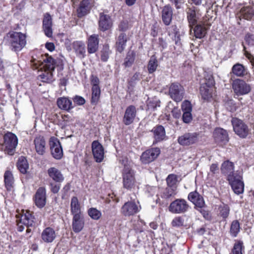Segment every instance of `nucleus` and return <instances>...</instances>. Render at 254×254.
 Instances as JSON below:
<instances>
[{
	"instance_id": "1",
	"label": "nucleus",
	"mask_w": 254,
	"mask_h": 254,
	"mask_svg": "<svg viewBox=\"0 0 254 254\" xmlns=\"http://www.w3.org/2000/svg\"><path fill=\"white\" fill-rule=\"evenodd\" d=\"M234 169L233 163L228 160L224 161L222 164V171L229 174L228 180L234 192L237 194H242L244 190L242 175L240 172H234Z\"/></svg>"
},
{
	"instance_id": "2",
	"label": "nucleus",
	"mask_w": 254,
	"mask_h": 254,
	"mask_svg": "<svg viewBox=\"0 0 254 254\" xmlns=\"http://www.w3.org/2000/svg\"><path fill=\"white\" fill-rule=\"evenodd\" d=\"M3 42L13 52L20 51L26 44V35L20 32L10 31L4 37Z\"/></svg>"
},
{
	"instance_id": "3",
	"label": "nucleus",
	"mask_w": 254,
	"mask_h": 254,
	"mask_svg": "<svg viewBox=\"0 0 254 254\" xmlns=\"http://www.w3.org/2000/svg\"><path fill=\"white\" fill-rule=\"evenodd\" d=\"M121 161L124 166L122 171L123 187L127 190H131L135 186V171L128 163L127 159H122Z\"/></svg>"
},
{
	"instance_id": "4",
	"label": "nucleus",
	"mask_w": 254,
	"mask_h": 254,
	"mask_svg": "<svg viewBox=\"0 0 254 254\" xmlns=\"http://www.w3.org/2000/svg\"><path fill=\"white\" fill-rule=\"evenodd\" d=\"M3 142L2 144L4 153L9 155H13L16 152L18 144L17 136L11 132L7 131L3 135Z\"/></svg>"
},
{
	"instance_id": "5",
	"label": "nucleus",
	"mask_w": 254,
	"mask_h": 254,
	"mask_svg": "<svg viewBox=\"0 0 254 254\" xmlns=\"http://www.w3.org/2000/svg\"><path fill=\"white\" fill-rule=\"evenodd\" d=\"M184 87L178 82L171 83L169 87L168 94L170 98L176 102L181 101L185 96Z\"/></svg>"
},
{
	"instance_id": "6",
	"label": "nucleus",
	"mask_w": 254,
	"mask_h": 254,
	"mask_svg": "<svg viewBox=\"0 0 254 254\" xmlns=\"http://www.w3.org/2000/svg\"><path fill=\"white\" fill-rule=\"evenodd\" d=\"M234 131L240 137L246 138L249 133L250 129L248 126L243 121L237 118H233L231 120Z\"/></svg>"
},
{
	"instance_id": "7",
	"label": "nucleus",
	"mask_w": 254,
	"mask_h": 254,
	"mask_svg": "<svg viewBox=\"0 0 254 254\" xmlns=\"http://www.w3.org/2000/svg\"><path fill=\"white\" fill-rule=\"evenodd\" d=\"M190 206L187 201L183 198H178L172 201L168 209L170 212L174 214H182L187 212Z\"/></svg>"
},
{
	"instance_id": "8",
	"label": "nucleus",
	"mask_w": 254,
	"mask_h": 254,
	"mask_svg": "<svg viewBox=\"0 0 254 254\" xmlns=\"http://www.w3.org/2000/svg\"><path fill=\"white\" fill-rule=\"evenodd\" d=\"M141 207L138 201H128L125 203L121 209V214L126 217L133 216L139 212Z\"/></svg>"
},
{
	"instance_id": "9",
	"label": "nucleus",
	"mask_w": 254,
	"mask_h": 254,
	"mask_svg": "<svg viewBox=\"0 0 254 254\" xmlns=\"http://www.w3.org/2000/svg\"><path fill=\"white\" fill-rule=\"evenodd\" d=\"M98 24V30L102 32H105L112 28L113 20L110 15L105 12H101L99 14Z\"/></svg>"
},
{
	"instance_id": "10",
	"label": "nucleus",
	"mask_w": 254,
	"mask_h": 254,
	"mask_svg": "<svg viewBox=\"0 0 254 254\" xmlns=\"http://www.w3.org/2000/svg\"><path fill=\"white\" fill-rule=\"evenodd\" d=\"M199 134L197 132H186L178 137V142L182 146H189L198 141Z\"/></svg>"
},
{
	"instance_id": "11",
	"label": "nucleus",
	"mask_w": 254,
	"mask_h": 254,
	"mask_svg": "<svg viewBox=\"0 0 254 254\" xmlns=\"http://www.w3.org/2000/svg\"><path fill=\"white\" fill-rule=\"evenodd\" d=\"M41 60H36L33 59L31 62L35 65H41L43 63H45V66L46 69L53 71L58 65V60L54 59L52 56L48 54L42 56Z\"/></svg>"
},
{
	"instance_id": "12",
	"label": "nucleus",
	"mask_w": 254,
	"mask_h": 254,
	"mask_svg": "<svg viewBox=\"0 0 254 254\" xmlns=\"http://www.w3.org/2000/svg\"><path fill=\"white\" fill-rule=\"evenodd\" d=\"M160 153V149L159 148H152L142 154L140 160L143 163L148 164L156 159Z\"/></svg>"
},
{
	"instance_id": "13",
	"label": "nucleus",
	"mask_w": 254,
	"mask_h": 254,
	"mask_svg": "<svg viewBox=\"0 0 254 254\" xmlns=\"http://www.w3.org/2000/svg\"><path fill=\"white\" fill-rule=\"evenodd\" d=\"M232 86L235 93L237 95H245L251 91L250 85L246 83L244 80L239 79L233 81Z\"/></svg>"
},
{
	"instance_id": "14",
	"label": "nucleus",
	"mask_w": 254,
	"mask_h": 254,
	"mask_svg": "<svg viewBox=\"0 0 254 254\" xmlns=\"http://www.w3.org/2000/svg\"><path fill=\"white\" fill-rule=\"evenodd\" d=\"M50 145L53 157L56 159H61L63 155V151L59 140L55 138H51Z\"/></svg>"
},
{
	"instance_id": "15",
	"label": "nucleus",
	"mask_w": 254,
	"mask_h": 254,
	"mask_svg": "<svg viewBox=\"0 0 254 254\" xmlns=\"http://www.w3.org/2000/svg\"><path fill=\"white\" fill-rule=\"evenodd\" d=\"M215 141L220 145L225 144L229 141L227 131L221 127L216 128L213 133Z\"/></svg>"
},
{
	"instance_id": "16",
	"label": "nucleus",
	"mask_w": 254,
	"mask_h": 254,
	"mask_svg": "<svg viewBox=\"0 0 254 254\" xmlns=\"http://www.w3.org/2000/svg\"><path fill=\"white\" fill-rule=\"evenodd\" d=\"M91 147L92 153L95 161L97 162H101L104 156V151L103 146L98 140H94L92 143Z\"/></svg>"
},
{
	"instance_id": "17",
	"label": "nucleus",
	"mask_w": 254,
	"mask_h": 254,
	"mask_svg": "<svg viewBox=\"0 0 254 254\" xmlns=\"http://www.w3.org/2000/svg\"><path fill=\"white\" fill-rule=\"evenodd\" d=\"M151 131L153 133V145H155L158 142H162L166 139V131L162 126L157 125L154 127Z\"/></svg>"
},
{
	"instance_id": "18",
	"label": "nucleus",
	"mask_w": 254,
	"mask_h": 254,
	"mask_svg": "<svg viewBox=\"0 0 254 254\" xmlns=\"http://www.w3.org/2000/svg\"><path fill=\"white\" fill-rule=\"evenodd\" d=\"M187 18L190 27L192 29L197 23L199 18L198 9L197 7L192 6L186 9Z\"/></svg>"
},
{
	"instance_id": "19",
	"label": "nucleus",
	"mask_w": 254,
	"mask_h": 254,
	"mask_svg": "<svg viewBox=\"0 0 254 254\" xmlns=\"http://www.w3.org/2000/svg\"><path fill=\"white\" fill-rule=\"evenodd\" d=\"M137 110L133 105H129L126 108L123 122L126 126L131 124L136 116Z\"/></svg>"
},
{
	"instance_id": "20",
	"label": "nucleus",
	"mask_w": 254,
	"mask_h": 254,
	"mask_svg": "<svg viewBox=\"0 0 254 254\" xmlns=\"http://www.w3.org/2000/svg\"><path fill=\"white\" fill-rule=\"evenodd\" d=\"M99 38L97 34L90 35L87 40V52L89 54L96 53L99 48Z\"/></svg>"
},
{
	"instance_id": "21",
	"label": "nucleus",
	"mask_w": 254,
	"mask_h": 254,
	"mask_svg": "<svg viewBox=\"0 0 254 254\" xmlns=\"http://www.w3.org/2000/svg\"><path fill=\"white\" fill-rule=\"evenodd\" d=\"M20 222L27 227H34L36 225V218L29 211L23 210Z\"/></svg>"
},
{
	"instance_id": "22",
	"label": "nucleus",
	"mask_w": 254,
	"mask_h": 254,
	"mask_svg": "<svg viewBox=\"0 0 254 254\" xmlns=\"http://www.w3.org/2000/svg\"><path fill=\"white\" fill-rule=\"evenodd\" d=\"M92 6L91 0H82L76 9L77 16L81 18L89 13Z\"/></svg>"
},
{
	"instance_id": "23",
	"label": "nucleus",
	"mask_w": 254,
	"mask_h": 254,
	"mask_svg": "<svg viewBox=\"0 0 254 254\" xmlns=\"http://www.w3.org/2000/svg\"><path fill=\"white\" fill-rule=\"evenodd\" d=\"M52 18L49 13L44 14L43 19V30L45 35L48 37H52L53 36Z\"/></svg>"
},
{
	"instance_id": "24",
	"label": "nucleus",
	"mask_w": 254,
	"mask_h": 254,
	"mask_svg": "<svg viewBox=\"0 0 254 254\" xmlns=\"http://www.w3.org/2000/svg\"><path fill=\"white\" fill-rule=\"evenodd\" d=\"M36 205L39 208H43L46 204V189L44 187H40L36 192L34 196Z\"/></svg>"
},
{
	"instance_id": "25",
	"label": "nucleus",
	"mask_w": 254,
	"mask_h": 254,
	"mask_svg": "<svg viewBox=\"0 0 254 254\" xmlns=\"http://www.w3.org/2000/svg\"><path fill=\"white\" fill-rule=\"evenodd\" d=\"M173 14V8L170 4H167L162 8V20L165 25H170L172 20Z\"/></svg>"
},
{
	"instance_id": "26",
	"label": "nucleus",
	"mask_w": 254,
	"mask_h": 254,
	"mask_svg": "<svg viewBox=\"0 0 254 254\" xmlns=\"http://www.w3.org/2000/svg\"><path fill=\"white\" fill-rule=\"evenodd\" d=\"M71 47L76 56L84 59L86 56V48L84 43L82 41H75L71 44Z\"/></svg>"
},
{
	"instance_id": "27",
	"label": "nucleus",
	"mask_w": 254,
	"mask_h": 254,
	"mask_svg": "<svg viewBox=\"0 0 254 254\" xmlns=\"http://www.w3.org/2000/svg\"><path fill=\"white\" fill-rule=\"evenodd\" d=\"M34 144L36 152L40 155H43L46 151V141L43 136H36L34 140Z\"/></svg>"
},
{
	"instance_id": "28",
	"label": "nucleus",
	"mask_w": 254,
	"mask_h": 254,
	"mask_svg": "<svg viewBox=\"0 0 254 254\" xmlns=\"http://www.w3.org/2000/svg\"><path fill=\"white\" fill-rule=\"evenodd\" d=\"M188 198L190 201L198 207L202 208L205 205L203 197L196 191L190 192L188 194Z\"/></svg>"
},
{
	"instance_id": "29",
	"label": "nucleus",
	"mask_w": 254,
	"mask_h": 254,
	"mask_svg": "<svg viewBox=\"0 0 254 254\" xmlns=\"http://www.w3.org/2000/svg\"><path fill=\"white\" fill-rule=\"evenodd\" d=\"M84 226V220L82 215L73 216L72 227L75 233H79L83 229Z\"/></svg>"
},
{
	"instance_id": "30",
	"label": "nucleus",
	"mask_w": 254,
	"mask_h": 254,
	"mask_svg": "<svg viewBox=\"0 0 254 254\" xmlns=\"http://www.w3.org/2000/svg\"><path fill=\"white\" fill-rule=\"evenodd\" d=\"M57 104L60 109L68 112L74 108L72 101L68 97H62L58 98Z\"/></svg>"
},
{
	"instance_id": "31",
	"label": "nucleus",
	"mask_w": 254,
	"mask_h": 254,
	"mask_svg": "<svg viewBox=\"0 0 254 254\" xmlns=\"http://www.w3.org/2000/svg\"><path fill=\"white\" fill-rule=\"evenodd\" d=\"M238 16L240 18L250 20L254 17V7L252 6H246L241 8L238 13Z\"/></svg>"
},
{
	"instance_id": "32",
	"label": "nucleus",
	"mask_w": 254,
	"mask_h": 254,
	"mask_svg": "<svg viewBox=\"0 0 254 254\" xmlns=\"http://www.w3.org/2000/svg\"><path fill=\"white\" fill-rule=\"evenodd\" d=\"M55 231L51 227L46 228L42 232L41 239L45 243H52L55 239Z\"/></svg>"
},
{
	"instance_id": "33",
	"label": "nucleus",
	"mask_w": 254,
	"mask_h": 254,
	"mask_svg": "<svg viewBox=\"0 0 254 254\" xmlns=\"http://www.w3.org/2000/svg\"><path fill=\"white\" fill-rule=\"evenodd\" d=\"M49 176L56 183H62L64 177L61 172L55 167L50 168L47 171Z\"/></svg>"
},
{
	"instance_id": "34",
	"label": "nucleus",
	"mask_w": 254,
	"mask_h": 254,
	"mask_svg": "<svg viewBox=\"0 0 254 254\" xmlns=\"http://www.w3.org/2000/svg\"><path fill=\"white\" fill-rule=\"evenodd\" d=\"M127 37L126 33L122 32L118 36L116 43L117 50L122 53L125 49L127 42Z\"/></svg>"
},
{
	"instance_id": "35",
	"label": "nucleus",
	"mask_w": 254,
	"mask_h": 254,
	"mask_svg": "<svg viewBox=\"0 0 254 254\" xmlns=\"http://www.w3.org/2000/svg\"><path fill=\"white\" fill-rule=\"evenodd\" d=\"M4 181L5 188L8 191H11L13 189L14 178L10 171H6L4 174Z\"/></svg>"
},
{
	"instance_id": "36",
	"label": "nucleus",
	"mask_w": 254,
	"mask_h": 254,
	"mask_svg": "<svg viewBox=\"0 0 254 254\" xmlns=\"http://www.w3.org/2000/svg\"><path fill=\"white\" fill-rule=\"evenodd\" d=\"M213 87H208L207 85L201 84L200 87V93L204 100L208 101L212 97Z\"/></svg>"
},
{
	"instance_id": "37",
	"label": "nucleus",
	"mask_w": 254,
	"mask_h": 254,
	"mask_svg": "<svg viewBox=\"0 0 254 254\" xmlns=\"http://www.w3.org/2000/svg\"><path fill=\"white\" fill-rule=\"evenodd\" d=\"M232 71L234 74L239 77L244 76L248 73V69L239 63H237L233 66Z\"/></svg>"
},
{
	"instance_id": "38",
	"label": "nucleus",
	"mask_w": 254,
	"mask_h": 254,
	"mask_svg": "<svg viewBox=\"0 0 254 254\" xmlns=\"http://www.w3.org/2000/svg\"><path fill=\"white\" fill-rule=\"evenodd\" d=\"M71 213L74 216L75 215H81L80 205L77 197L73 196L71 199L70 202Z\"/></svg>"
},
{
	"instance_id": "39",
	"label": "nucleus",
	"mask_w": 254,
	"mask_h": 254,
	"mask_svg": "<svg viewBox=\"0 0 254 254\" xmlns=\"http://www.w3.org/2000/svg\"><path fill=\"white\" fill-rule=\"evenodd\" d=\"M17 167L21 173L25 174L27 172V170L29 168V164L25 157L21 156L18 159L17 163Z\"/></svg>"
},
{
	"instance_id": "40",
	"label": "nucleus",
	"mask_w": 254,
	"mask_h": 254,
	"mask_svg": "<svg viewBox=\"0 0 254 254\" xmlns=\"http://www.w3.org/2000/svg\"><path fill=\"white\" fill-rule=\"evenodd\" d=\"M230 208L225 204H222L218 208V216L222 218L223 220H226L229 215Z\"/></svg>"
},
{
	"instance_id": "41",
	"label": "nucleus",
	"mask_w": 254,
	"mask_h": 254,
	"mask_svg": "<svg viewBox=\"0 0 254 254\" xmlns=\"http://www.w3.org/2000/svg\"><path fill=\"white\" fill-rule=\"evenodd\" d=\"M52 72L46 69L38 76V79L44 82L51 83L54 80Z\"/></svg>"
},
{
	"instance_id": "42",
	"label": "nucleus",
	"mask_w": 254,
	"mask_h": 254,
	"mask_svg": "<svg viewBox=\"0 0 254 254\" xmlns=\"http://www.w3.org/2000/svg\"><path fill=\"white\" fill-rule=\"evenodd\" d=\"M193 30L194 36L196 38L201 39L204 37L206 33V27L200 24H197Z\"/></svg>"
},
{
	"instance_id": "43",
	"label": "nucleus",
	"mask_w": 254,
	"mask_h": 254,
	"mask_svg": "<svg viewBox=\"0 0 254 254\" xmlns=\"http://www.w3.org/2000/svg\"><path fill=\"white\" fill-rule=\"evenodd\" d=\"M240 231V223L237 220H234L232 222L230 229V234L231 236L234 238L236 237Z\"/></svg>"
},
{
	"instance_id": "44",
	"label": "nucleus",
	"mask_w": 254,
	"mask_h": 254,
	"mask_svg": "<svg viewBox=\"0 0 254 254\" xmlns=\"http://www.w3.org/2000/svg\"><path fill=\"white\" fill-rule=\"evenodd\" d=\"M158 66V61L155 56L151 57L148 64L147 68L149 73H153Z\"/></svg>"
},
{
	"instance_id": "45",
	"label": "nucleus",
	"mask_w": 254,
	"mask_h": 254,
	"mask_svg": "<svg viewBox=\"0 0 254 254\" xmlns=\"http://www.w3.org/2000/svg\"><path fill=\"white\" fill-rule=\"evenodd\" d=\"M101 94V90L100 88H92V97L91 103L92 105H97Z\"/></svg>"
},
{
	"instance_id": "46",
	"label": "nucleus",
	"mask_w": 254,
	"mask_h": 254,
	"mask_svg": "<svg viewBox=\"0 0 254 254\" xmlns=\"http://www.w3.org/2000/svg\"><path fill=\"white\" fill-rule=\"evenodd\" d=\"M111 53L108 44H105L101 52V60L102 62H106L108 61L109 56Z\"/></svg>"
},
{
	"instance_id": "47",
	"label": "nucleus",
	"mask_w": 254,
	"mask_h": 254,
	"mask_svg": "<svg viewBox=\"0 0 254 254\" xmlns=\"http://www.w3.org/2000/svg\"><path fill=\"white\" fill-rule=\"evenodd\" d=\"M135 54L133 51L128 52L124 60V64L126 67L130 66L133 63Z\"/></svg>"
},
{
	"instance_id": "48",
	"label": "nucleus",
	"mask_w": 254,
	"mask_h": 254,
	"mask_svg": "<svg viewBox=\"0 0 254 254\" xmlns=\"http://www.w3.org/2000/svg\"><path fill=\"white\" fill-rule=\"evenodd\" d=\"M244 248L243 242L240 240L236 241L230 254H242V250Z\"/></svg>"
},
{
	"instance_id": "49",
	"label": "nucleus",
	"mask_w": 254,
	"mask_h": 254,
	"mask_svg": "<svg viewBox=\"0 0 254 254\" xmlns=\"http://www.w3.org/2000/svg\"><path fill=\"white\" fill-rule=\"evenodd\" d=\"M88 214L94 220H99L101 217V212L95 208H90L88 210Z\"/></svg>"
},
{
	"instance_id": "50",
	"label": "nucleus",
	"mask_w": 254,
	"mask_h": 254,
	"mask_svg": "<svg viewBox=\"0 0 254 254\" xmlns=\"http://www.w3.org/2000/svg\"><path fill=\"white\" fill-rule=\"evenodd\" d=\"M174 194V190L172 188L168 187L163 191L161 194V197L164 199H167Z\"/></svg>"
},
{
	"instance_id": "51",
	"label": "nucleus",
	"mask_w": 254,
	"mask_h": 254,
	"mask_svg": "<svg viewBox=\"0 0 254 254\" xmlns=\"http://www.w3.org/2000/svg\"><path fill=\"white\" fill-rule=\"evenodd\" d=\"M160 101L157 99L148 100L147 102L148 110H155L157 107H160Z\"/></svg>"
},
{
	"instance_id": "52",
	"label": "nucleus",
	"mask_w": 254,
	"mask_h": 254,
	"mask_svg": "<svg viewBox=\"0 0 254 254\" xmlns=\"http://www.w3.org/2000/svg\"><path fill=\"white\" fill-rule=\"evenodd\" d=\"M171 224L173 227H181L184 226V219L181 216L176 217L173 219Z\"/></svg>"
},
{
	"instance_id": "53",
	"label": "nucleus",
	"mask_w": 254,
	"mask_h": 254,
	"mask_svg": "<svg viewBox=\"0 0 254 254\" xmlns=\"http://www.w3.org/2000/svg\"><path fill=\"white\" fill-rule=\"evenodd\" d=\"M177 181V176L174 174H170L166 179V182L168 187L172 188L175 186Z\"/></svg>"
},
{
	"instance_id": "54",
	"label": "nucleus",
	"mask_w": 254,
	"mask_h": 254,
	"mask_svg": "<svg viewBox=\"0 0 254 254\" xmlns=\"http://www.w3.org/2000/svg\"><path fill=\"white\" fill-rule=\"evenodd\" d=\"M225 105L227 110L229 111L233 112L236 110V104L232 99H228L226 101Z\"/></svg>"
},
{
	"instance_id": "55",
	"label": "nucleus",
	"mask_w": 254,
	"mask_h": 254,
	"mask_svg": "<svg viewBox=\"0 0 254 254\" xmlns=\"http://www.w3.org/2000/svg\"><path fill=\"white\" fill-rule=\"evenodd\" d=\"M181 108L183 113L186 112H190L192 111L191 104L190 102L188 100H185L183 102Z\"/></svg>"
},
{
	"instance_id": "56",
	"label": "nucleus",
	"mask_w": 254,
	"mask_h": 254,
	"mask_svg": "<svg viewBox=\"0 0 254 254\" xmlns=\"http://www.w3.org/2000/svg\"><path fill=\"white\" fill-rule=\"evenodd\" d=\"M72 100L74 104L78 106H81L85 104V100L80 96L75 95L72 98Z\"/></svg>"
},
{
	"instance_id": "57",
	"label": "nucleus",
	"mask_w": 254,
	"mask_h": 254,
	"mask_svg": "<svg viewBox=\"0 0 254 254\" xmlns=\"http://www.w3.org/2000/svg\"><path fill=\"white\" fill-rule=\"evenodd\" d=\"M205 82L203 84V85H207L208 87H213L214 85L215 81L211 74L205 76Z\"/></svg>"
},
{
	"instance_id": "58",
	"label": "nucleus",
	"mask_w": 254,
	"mask_h": 254,
	"mask_svg": "<svg viewBox=\"0 0 254 254\" xmlns=\"http://www.w3.org/2000/svg\"><path fill=\"white\" fill-rule=\"evenodd\" d=\"M245 40L246 42L250 46H253L254 45V35L248 33L246 34L245 37Z\"/></svg>"
},
{
	"instance_id": "59",
	"label": "nucleus",
	"mask_w": 254,
	"mask_h": 254,
	"mask_svg": "<svg viewBox=\"0 0 254 254\" xmlns=\"http://www.w3.org/2000/svg\"><path fill=\"white\" fill-rule=\"evenodd\" d=\"M191 112H186L183 113L182 119L185 123L189 124L192 121V117Z\"/></svg>"
},
{
	"instance_id": "60",
	"label": "nucleus",
	"mask_w": 254,
	"mask_h": 254,
	"mask_svg": "<svg viewBox=\"0 0 254 254\" xmlns=\"http://www.w3.org/2000/svg\"><path fill=\"white\" fill-rule=\"evenodd\" d=\"M50 190L54 193H57L59 192L61 185L56 183H51L50 184Z\"/></svg>"
},
{
	"instance_id": "61",
	"label": "nucleus",
	"mask_w": 254,
	"mask_h": 254,
	"mask_svg": "<svg viewBox=\"0 0 254 254\" xmlns=\"http://www.w3.org/2000/svg\"><path fill=\"white\" fill-rule=\"evenodd\" d=\"M169 1L175 6L177 9H180L184 3V0H169Z\"/></svg>"
},
{
	"instance_id": "62",
	"label": "nucleus",
	"mask_w": 254,
	"mask_h": 254,
	"mask_svg": "<svg viewBox=\"0 0 254 254\" xmlns=\"http://www.w3.org/2000/svg\"><path fill=\"white\" fill-rule=\"evenodd\" d=\"M119 30L122 32L126 31L128 29V23L127 21L120 22L118 27Z\"/></svg>"
},
{
	"instance_id": "63",
	"label": "nucleus",
	"mask_w": 254,
	"mask_h": 254,
	"mask_svg": "<svg viewBox=\"0 0 254 254\" xmlns=\"http://www.w3.org/2000/svg\"><path fill=\"white\" fill-rule=\"evenodd\" d=\"M91 83L92 85V88H100L99 86V79L97 76L92 75L91 76Z\"/></svg>"
},
{
	"instance_id": "64",
	"label": "nucleus",
	"mask_w": 254,
	"mask_h": 254,
	"mask_svg": "<svg viewBox=\"0 0 254 254\" xmlns=\"http://www.w3.org/2000/svg\"><path fill=\"white\" fill-rule=\"evenodd\" d=\"M156 188L154 187H149L147 188L146 192L148 193V195L153 196L154 195Z\"/></svg>"
}]
</instances>
